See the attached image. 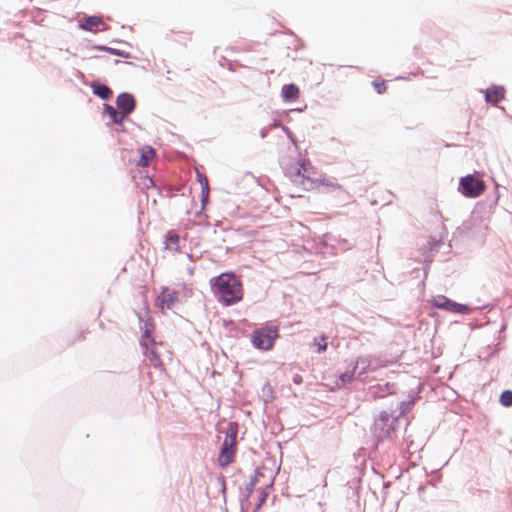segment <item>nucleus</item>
Instances as JSON below:
<instances>
[{"instance_id": "1", "label": "nucleus", "mask_w": 512, "mask_h": 512, "mask_svg": "<svg viewBox=\"0 0 512 512\" xmlns=\"http://www.w3.org/2000/svg\"><path fill=\"white\" fill-rule=\"evenodd\" d=\"M316 169L308 160H302L287 170V175L293 184L305 191L317 190L320 192L335 191L342 188L336 182L316 177Z\"/></svg>"}, {"instance_id": "2", "label": "nucleus", "mask_w": 512, "mask_h": 512, "mask_svg": "<svg viewBox=\"0 0 512 512\" xmlns=\"http://www.w3.org/2000/svg\"><path fill=\"white\" fill-rule=\"evenodd\" d=\"M153 327L146 325L140 338V346L143 350V363L160 372L165 371V361L171 360L172 353L163 342H156L153 335Z\"/></svg>"}, {"instance_id": "3", "label": "nucleus", "mask_w": 512, "mask_h": 512, "mask_svg": "<svg viewBox=\"0 0 512 512\" xmlns=\"http://www.w3.org/2000/svg\"><path fill=\"white\" fill-rule=\"evenodd\" d=\"M210 282L214 295L223 305L230 306L243 299V285L234 273H222Z\"/></svg>"}, {"instance_id": "4", "label": "nucleus", "mask_w": 512, "mask_h": 512, "mask_svg": "<svg viewBox=\"0 0 512 512\" xmlns=\"http://www.w3.org/2000/svg\"><path fill=\"white\" fill-rule=\"evenodd\" d=\"M237 433V424L230 423L218 457V463L221 467H226L234 461Z\"/></svg>"}, {"instance_id": "5", "label": "nucleus", "mask_w": 512, "mask_h": 512, "mask_svg": "<svg viewBox=\"0 0 512 512\" xmlns=\"http://www.w3.org/2000/svg\"><path fill=\"white\" fill-rule=\"evenodd\" d=\"M278 338V328L274 325H265L253 331L251 339L253 345L264 351L271 350Z\"/></svg>"}, {"instance_id": "6", "label": "nucleus", "mask_w": 512, "mask_h": 512, "mask_svg": "<svg viewBox=\"0 0 512 512\" xmlns=\"http://www.w3.org/2000/svg\"><path fill=\"white\" fill-rule=\"evenodd\" d=\"M485 188V182L474 175H467L459 181L460 193L468 198L479 197L485 191Z\"/></svg>"}, {"instance_id": "7", "label": "nucleus", "mask_w": 512, "mask_h": 512, "mask_svg": "<svg viewBox=\"0 0 512 512\" xmlns=\"http://www.w3.org/2000/svg\"><path fill=\"white\" fill-rule=\"evenodd\" d=\"M432 305L439 309H444L454 313L467 314L470 309L468 306L456 303L447 297L440 295L432 300Z\"/></svg>"}, {"instance_id": "8", "label": "nucleus", "mask_w": 512, "mask_h": 512, "mask_svg": "<svg viewBox=\"0 0 512 512\" xmlns=\"http://www.w3.org/2000/svg\"><path fill=\"white\" fill-rule=\"evenodd\" d=\"M179 300L178 292L174 289L163 287L156 298V305L161 309H172Z\"/></svg>"}, {"instance_id": "9", "label": "nucleus", "mask_w": 512, "mask_h": 512, "mask_svg": "<svg viewBox=\"0 0 512 512\" xmlns=\"http://www.w3.org/2000/svg\"><path fill=\"white\" fill-rule=\"evenodd\" d=\"M117 107L124 115H129L135 109V100L131 94L122 93L116 99Z\"/></svg>"}, {"instance_id": "10", "label": "nucleus", "mask_w": 512, "mask_h": 512, "mask_svg": "<svg viewBox=\"0 0 512 512\" xmlns=\"http://www.w3.org/2000/svg\"><path fill=\"white\" fill-rule=\"evenodd\" d=\"M80 27L83 30L90 32H98L104 31L107 29L106 24L103 22L102 18L97 16H89L87 17L81 24Z\"/></svg>"}, {"instance_id": "11", "label": "nucleus", "mask_w": 512, "mask_h": 512, "mask_svg": "<svg viewBox=\"0 0 512 512\" xmlns=\"http://www.w3.org/2000/svg\"><path fill=\"white\" fill-rule=\"evenodd\" d=\"M165 249L174 253L181 251L180 237L174 230H170L166 234Z\"/></svg>"}, {"instance_id": "12", "label": "nucleus", "mask_w": 512, "mask_h": 512, "mask_svg": "<svg viewBox=\"0 0 512 512\" xmlns=\"http://www.w3.org/2000/svg\"><path fill=\"white\" fill-rule=\"evenodd\" d=\"M504 96L505 90L503 87L500 86H492L490 88H487L485 91L486 101L493 104L500 102L502 99H504Z\"/></svg>"}, {"instance_id": "13", "label": "nucleus", "mask_w": 512, "mask_h": 512, "mask_svg": "<svg viewBox=\"0 0 512 512\" xmlns=\"http://www.w3.org/2000/svg\"><path fill=\"white\" fill-rule=\"evenodd\" d=\"M156 152L150 146H145L141 149V155L137 162L138 166L147 167L150 165L151 161L155 158Z\"/></svg>"}, {"instance_id": "14", "label": "nucleus", "mask_w": 512, "mask_h": 512, "mask_svg": "<svg viewBox=\"0 0 512 512\" xmlns=\"http://www.w3.org/2000/svg\"><path fill=\"white\" fill-rule=\"evenodd\" d=\"M281 94L285 101H295L299 98L300 90L295 84H286L282 87Z\"/></svg>"}, {"instance_id": "15", "label": "nucleus", "mask_w": 512, "mask_h": 512, "mask_svg": "<svg viewBox=\"0 0 512 512\" xmlns=\"http://www.w3.org/2000/svg\"><path fill=\"white\" fill-rule=\"evenodd\" d=\"M104 110L111 119L112 123L122 125L126 115H124L122 112H118L113 106L110 105H105Z\"/></svg>"}, {"instance_id": "16", "label": "nucleus", "mask_w": 512, "mask_h": 512, "mask_svg": "<svg viewBox=\"0 0 512 512\" xmlns=\"http://www.w3.org/2000/svg\"><path fill=\"white\" fill-rule=\"evenodd\" d=\"M93 93L99 96L101 99L107 100L112 96L111 89L104 84H92Z\"/></svg>"}, {"instance_id": "17", "label": "nucleus", "mask_w": 512, "mask_h": 512, "mask_svg": "<svg viewBox=\"0 0 512 512\" xmlns=\"http://www.w3.org/2000/svg\"><path fill=\"white\" fill-rule=\"evenodd\" d=\"M500 403L505 407L512 406V391L505 390L500 395Z\"/></svg>"}, {"instance_id": "18", "label": "nucleus", "mask_w": 512, "mask_h": 512, "mask_svg": "<svg viewBox=\"0 0 512 512\" xmlns=\"http://www.w3.org/2000/svg\"><path fill=\"white\" fill-rule=\"evenodd\" d=\"M314 345L317 347L318 353L324 352L327 349V337L321 336L320 338H315Z\"/></svg>"}, {"instance_id": "19", "label": "nucleus", "mask_w": 512, "mask_h": 512, "mask_svg": "<svg viewBox=\"0 0 512 512\" xmlns=\"http://www.w3.org/2000/svg\"><path fill=\"white\" fill-rule=\"evenodd\" d=\"M373 86L375 88V90L377 91V93L379 94H383L387 91V85H386V82L381 80V81H374L373 82Z\"/></svg>"}, {"instance_id": "20", "label": "nucleus", "mask_w": 512, "mask_h": 512, "mask_svg": "<svg viewBox=\"0 0 512 512\" xmlns=\"http://www.w3.org/2000/svg\"><path fill=\"white\" fill-rule=\"evenodd\" d=\"M341 381L343 383H346V382H350L353 378V374L352 373H349V372H346V373H343L341 376Z\"/></svg>"}, {"instance_id": "21", "label": "nucleus", "mask_w": 512, "mask_h": 512, "mask_svg": "<svg viewBox=\"0 0 512 512\" xmlns=\"http://www.w3.org/2000/svg\"><path fill=\"white\" fill-rule=\"evenodd\" d=\"M359 364L363 365V370H364L365 367L369 365V361L367 359H365V358H360V359L357 360L356 367H358Z\"/></svg>"}, {"instance_id": "22", "label": "nucleus", "mask_w": 512, "mask_h": 512, "mask_svg": "<svg viewBox=\"0 0 512 512\" xmlns=\"http://www.w3.org/2000/svg\"><path fill=\"white\" fill-rule=\"evenodd\" d=\"M104 50L108 51L109 53L113 54V55H118V56H124V54L116 49H113V48H103Z\"/></svg>"}, {"instance_id": "23", "label": "nucleus", "mask_w": 512, "mask_h": 512, "mask_svg": "<svg viewBox=\"0 0 512 512\" xmlns=\"http://www.w3.org/2000/svg\"><path fill=\"white\" fill-rule=\"evenodd\" d=\"M202 189H203V193L205 194V197H207L208 191H209L207 180H205V182L202 184Z\"/></svg>"}, {"instance_id": "24", "label": "nucleus", "mask_w": 512, "mask_h": 512, "mask_svg": "<svg viewBox=\"0 0 512 512\" xmlns=\"http://www.w3.org/2000/svg\"><path fill=\"white\" fill-rule=\"evenodd\" d=\"M293 381L295 384H301L302 383V377L300 375H295L293 378Z\"/></svg>"}]
</instances>
